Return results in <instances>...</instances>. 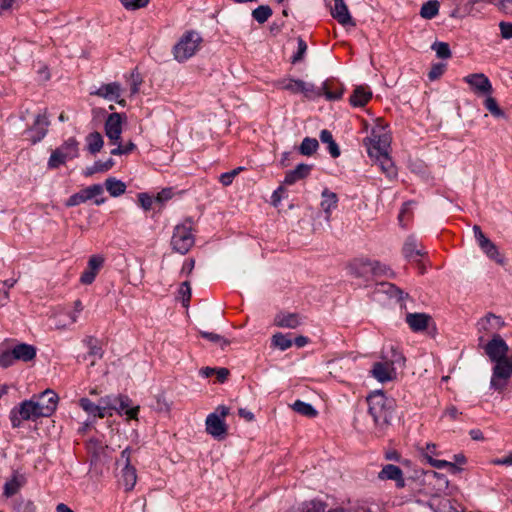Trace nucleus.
<instances>
[{
  "label": "nucleus",
  "instance_id": "nucleus-1",
  "mask_svg": "<svg viewBox=\"0 0 512 512\" xmlns=\"http://www.w3.org/2000/svg\"><path fill=\"white\" fill-rule=\"evenodd\" d=\"M368 411L378 429L384 430L391 424L395 411V400L382 391H374L367 397Z\"/></svg>",
  "mask_w": 512,
  "mask_h": 512
},
{
  "label": "nucleus",
  "instance_id": "nucleus-2",
  "mask_svg": "<svg viewBox=\"0 0 512 512\" xmlns=\"http://www.w3.org/2000/svg\"><path fill=\"white\" fill-rule=\"evenodd\" d=\"M203 39L196 31L185 32L173 47V55L178 62L191 58L199 50Z\"/></svg>",
  "mask_w": 512,
  "mask_h": 512
},
{
  "label": "nucleus",
  "instance_id": "nucleus-3",
  "mask_svg": "<svg viewBox=\"0 0 512 512\" xmlns=\"http://www.w3.org/2000/svg\"><path fill=\"white\" fill-rule=\"evenodd\" d=\"M390 143L389 133L380 126L373 128L370 136L364 140L368 155L373 159L388 153Z\"/></svg>",
  "mask_w": 512,
  "mask_h": 512
},
{
  "label": "nucleus",
  "instance_id": "nucleus-4",
  "mask_svg": "<svg viewBox=\"0 0 512 512\" xmlns=\"http://www.w3.org/2000/svg\"><path fill=\"white\" fill-rule=\"evenodd\" d=\"M79 156V142L74 137L65 140L61 146L52 151L48 167L56 169L64 165L67 161L73 160Z\"/></svg>",
  "mask_w": 512,
  "mask_h": 512
},
{
  "label": "nucleus",
  "instance_id": "nucleus-5",
  "mask_svg": "<svg viewBox=\"0 0 512 512\" xmlns=\"http://www.w3.org/2000/svg\"><path fill=\"white\" fill-rule=\"evenodd\" d=\"M36 406L35 401L31 398L29 400L22 401L18 407L13 408L10 411V421L13 428H18L23 421H35L42 417Z\"/></svg>",
  "mask_w": 512,
  "mask_h": 512
},
{
  "label": "nucleus",
  "instance_id": "nucleus-6",
  "mask_svg": "<svg viewBox=\"0 0 512 512\" xmlns=\"http://www.w3.org/2000/svg\"><path fill=\"white\" fill-rule=\"evenodd\" d=\"M405 358L401 353L393 350V359L389 361L376 362L371 370L372 376L379 382H387L396 378V370L394 365L404 366Z\"/></svg>",
  "mask_w": 512,
  "mask_h": 512
},
{
  "label": "nucleus",
  "instance_id": "nucleus-7",
  "mask_svg": "<svg viewBox=\"0 0 512 512\" xmlns=\"http://www.w3.org/2000/svg\"><path fill=\"white\" fill-rule=\"evenodd\" d=\"M191 230V221H186L174 228L171 244L176 252L186 254L192 248L194 245V236Z\"/></svg>",
  "mask_w": 512,
  "mask_h": 512
},
{
  "label": "nucleus",
  "instance_id": "nucleus-8",
  "mask_svg": "<svg viewBox=\"0 0 512 512\" xmlns=\"http://www.w3.org/2000/svg\"><path fill=\"white\" fill-rule=\"evenodd\" d=\"M490 388L496 391H503L509 378L512 376V360L510 358L494 362Z\"/></svg>",
  "mask_w": 512,
  "mask_h": 512
},
{
  "label": "nucleus",
  "instance_id": "nucleus-9",
  "mask_svg": "<svg viewBox=\"0 0 512 512\" xmlns=\"http://www.w3.org/2000/svg\"><path fill=\"white\" fill-rule=\"evenodd\" d=\"M474 237L482 250V252L492 261L496 262L499 265L505 264V258L500 253L498 247L495 243H493L485 234L482 232L480 226H473Z\"/></svg>",
  "mask_w": 512,
  "mask_h": 512
},
{
  "label": "nucleus",
  "instance_id": "nucleus-10",
  "mask_svg": "<svg viewBox=\"0 0 512 512\" xmlns=\"http://www.w3.org/2000/svg\"><path fill=\"white\" fill-rule=\"evenodd\" d=\"M32 399L35 401V404L40 412L42 417L51 416L57 408L59 397L58 395L51 389H46L45 391L35 394L32 396Z\"/></svg>",
  "mask_w": 512,
  "mask_h": 512
},
{
  "label": "nucleus",
  "instance_id": "nucleus-11",
  "mask_svg": "<svg viewBox=\"0 0 512 512\" xmlns=\"http://www.w3.org/2000/svg\"><path fill=\"white\" fill-rule=\"evenodd\" d=\"M125 120L126 116L122 113H111L107 117L104 123V130L111 145L118 144L119 140H121L122 125Z\"/></svg>",
  "mask_w": 512,
  "mask_h": 512
},
{
  "label": "nucleus",
  "instance_id": "nucleus-12",
  "mask_svg": "<svg viewBox=\"0 0 512 512\" xmlns=\"http://www.w3.org/2000/svg\"><path fill=\"white\" fill-rule=\"evenodd\" d=\"M508 350V345L497 333H494L492 339L484 346V351L492 362L507 359Z\"/></svg>",
  "mask_w": 512,
  "mask_h": 512
},
{
  "label": "nucleus",
  "instance_id": "nucleus-13",
  "mask_svg": "<svg viewBox=\"0 0 512 512\" xmlns=\"http://www.w3.org/2000/svg\"><path fill=\"white\" fill-rule=\"evenodd\" d=\"M49 125L46 113L38 114L33 126L26 131L27 139L33 144L40 142L46 136Z\"/></svg>",
  "mask_w": 512,
  "mask_h": 512
},
{
  "label": "nucleus",
  "instance_id": "nucleus-14",
  "mask_svg": "<svg viewBox=\"0 0 512 512\" xmlns=\"http://www.w3.org/2000/svg\"><path fill=\"white\" fill-rule=\"evenodd\" d=\"M463 80L471 87L474 93L490 95L493 91L489 78L483 73H473L465 76Z\"/></svg>",
  "mask_w": 512,
  "mask_h": 512
},
{
  "label": "nucleus",
  "instance_id": "nucleus-15",
  "mask_svg": "<svg viewBox=\"0 0 512 512\" xmlns=\"http://www.w3.org/2000/svg\"><path fill=\"white\" fill-rule=\"evenodd\" d=\"M102 193L103 187L100 184H94L71 195L66 201L65 205L67 207L77 206L90 199L98 197Z\"/></svg>",
  "mask_w": 512,
  "mask_h": 512
},
{
  "label": "nucleus",
  "instance_id": "nucleus-16",
  "mask_svg": "<svg viewBox=\"0 0 512 512\" xmlns=\"http://www.w3.org/2000/svg\"><path fill=\"white\" fill-rule=\"evenodd\" d=\"M122 87L118 82H112L101 85L95 92L91 94L102 97L108 101H115L121 106H125V100L120 99Z\"/></svg>",
  "mask_w": 512,
  "mask_h": 512
},
{
  "label": "nucleus",
  "instance_id": "nucleus-17",
  "mask_svg": "<svg viewBox=\"0 0 512 512\" xmlns=\"http://www.w3.org/2000/svg\"><path fill=\"white\" fill-rule=\"evenodd\" d=\"M402 252L404 257L411 262L419 263L420 258L426 255L425 249L418 243L414 236H409L404 242Z\"/></svg>",
  "mask_w": 512,
  "mask_h": 512
},
{
  "label": "nucleus",
  "instance_id": "nucleus-18",
  "mask_svg": "<svg viewBox=\"0 0 512 512\" xmlns=\"http://www.w3.org/2000/svg\"><path fill=\"white\" fill-rule=\"evenodd\" d=\"M206 431L214 438L222 439L227 434V426L217 413H211L206 418Z\"/></svg>",
  "mask_w": 512,
  "mask_h": 512
},
{
  "label": "nucleus",
  "instance_id": "nucleus-19",
  "mask_svg": "<svg viewBox=\"0 0 512 512\" xmlns=\"http://www.w3.org/2000/svg\"><path fill=\"white\" fill-rule=\"evenodd\" d=\"M104 263V257L100 255H93L89 258L87 268L82 273L80 277V282L82 284L89 285L91 284L98 274Z\"/></svg>",
  "mask_w": 512,
  "mask_h": 512
},
{
  "label": "nucleus",
  "instance_id": "nucleus-20",
  "mask_svg": "<svg viewBox=\"0 0 512 512\" xmlns=\"http://www.w3.org/2000/svg\"><path fill=\"white\" fill-rule=\"evenodd\" d=\"M372 261L365 258H357L348 265L350 275L356 278L368 280L371 277Z\"/></svg>",
  "mask_w": 512,
  "mask_h": 512
},
{
  "label": "nucleus",
  "instance_id": "nucleus-21",
  "mask_svg": "<svg viewBox=\"0 0 512 512\" xmlns=\"http://www.w3.org/2000/svg\"><path fill=\"white\" fill-rule=\"evenodd\" d=\"M331 15L343 26H355V22L352 20L344 0H334V6L331 9Z\"/></svg>",
  "mask_w": 512,
  "mask_h": 512
},
{
  "label": "nucleus",
  "instance_id": "nucleus-22",
  "mask_svg": "<svg viewBox=\"0 0 512 512\" xmlns=\"http://www.w3.org/2000/svg\"><path fill=\"white\" fill-rule=\"evenodd\" d=\"M378 478L381 480H394L398 488H403L405 486L402 470L393 464L385 465L379 472Z\"/></svg>",
  "mask_w": 512,
  "mask_h": 512
},
{
  "label": "nucleus",
  "instance_id": "nucleus-23",
  "mask_svg": "<svg viewBox=\"0 0 512 512\" xmlns=\"http://www.w3.org/2000/svg\"><path fill=\"white\" fill-rule=\"evenodd\" d=\"M274 323L281 328L295 329L302 323V317L298 313L280 312L275 316Z\"/></svg>",
  "mask_w": 512,
  "mask_h": 512
},
{
  "label": "nucleus",
  "instance_id": "nucleus-24",
  "mask_svg": "<svg viewBox=\"0 0 512 512\" xmlns=\"http://www.w3.org/2000/svg\"><path fill=\"white\" fill-rule=\"evenodd\" d=\"M11 349L16 361L29 362L36 357V348L27 343H18Z\"/></svg>",
  "mask_w": 512,
  "mask_h": 512
},
{
  "label": "nucleus",
  "instance_id": "nucleus-25",
  "mask_svg": "<svg viewBox=\"0 0 512 512\" xmlns=\"http://www.w3.org/2000/svg\"><path fill=\"white\" fill-rule=\"evenodd\" d=\"M431 317L425 313H409L406 322L414 332L423 331L428 327Z\"/></svg>",
  "mask_w": 512,
  "mask_h": 512
},
{
  "label": "nucleus",
  "instance_id": "nucleus-26",
  "mask_svg": "<svg viewBox=\"0 0 512 512\" xmlns=\"http://www.w3.org/2000/svg\"><path fill=\"white\" fill-rule=\"evenodd\" d=\"M311 168V165L304 163L298 164L295 169L286 173L283 183L286 185H292L297 181L306 178L310 174Z\"/></svg>",
  "mask_w": 512,
  "mask_h": 512
},
{
  "label": "nucleus",
  "instance_id": "nucleus-27",
  "mask_svg": "<svg viewBox=\"0 0 512 512\" xmlns=\"http://www.w3.org/2000/svg\"><path fill=\"white\" fill-rule=\"evenodd\" d=\"M372 98V91L368 86H357L350 96V104L354 107H362L366 105Z\"/></svg>",
  "mask_w": 512,
  "mask_h": 512
},
{
  "label": "nucleus",
  "instance_id": "nucleus-28",
  "mask_svg": "<svg viewBox=\"0 0 512 512\" xmlns=\"http://www.w3.org/2000/svg\"><path fill=\"white\" fill-rule=\"evenodd\" d=\"M116 399L118 410L115 411L117 413L122 414L124 412L129 419H137L139 406L130 407L131 399L126 395H117Z\"/></svg>",
  "mask_w": 512,
  "mask_h": 512
},
{
  "label": "nucleus",
  "instance_id": "nucleus-29",
  "mask_svg": "<svg viewBox=\"0 0 512 512\" xmlns=\"http://www.w3.org/2000/svg\"><path fill=\"white\" fill-rule=\"evenodd\" d=\"M504 325V322L499 316H496L492 313L487 314L484 318H482L477 326L478 330L490 332L491 330H498Z\"/></svg>",
  "mask_w": 512,
  "mask_h": 512
},
{
  "label": "nucleus",
  "instance_id": "nucleus-30",
  "mask_svg": "<svg viewBox=\"0 0 512 512\" xmlns=\"http://www.w3.org/2000/svg\"><path fill=\"white\" fill-rule=\"evenodd\" d=\"M338 203V197L336 193L331 192L328 189H324L322 192V201L321 208L327 214V218H329L332 210L336 209Z\"/></svg>",
  "mask_w": 512,
  "mask_h": 512
},
{
  "label": "nucleus",
  "instance_id": "nucleus-31",
  "mask_svg": "<svg viewBox=\"0 0 512 512\" xmlns=\"http://www.w3.org/2000/svg\"><path fill=\"white\" fill-rule=\"evenodd\" d=\"M121 480L126 491L132 490L137 481L136 469L132 465L124 466L122 469Z\"/></svg>",
  "mask_w": 512,
  "mask_h": 512
},
{
  "label": "nucleus",
  "instance_id": "nucleus-32",
  "mask_svg": "<svg viewBox=\"0 0 512 512\" xmlns=\"http://www.w3.org/2000/svg\"><path fill=\"white\" fill-rule=\"evenodd\" d=\"M87 150L91 154L100 152L104 145L103 137L99 132H92L86 137Z\"/></svg>",
  "mask_w": 512,
  "mask_h": 512
},
{
  "label": "nucleus",
  "instance_id": "nucleus-33",
  "mask_svg": "<svg viewBox=\"0 0 512 512\" xmlns=\"http://www.w3.org/2000/svg\"><path fill=\"white\" fill-rule=\"evenodd\" d=\"M105 186L112 197H118L126 191L125 183L113 177L106 179Z\"/></svg>",
  "mask_w": 512,
  "mask_h": 512
},
{
  "label": "nucleus",
  "instance_id": "nucleus-34",
  "mask_svg": "<svg viewBox=\"0 0 512 512\" xmlns=\"http://www.w3.org/2000/svg\"><path fill=\"white\" fill-rule=\"evenodd\" d=\"M381 168V170L390 178L396 176V168L391 160L389 153L383 154L379 157L374 158Z\"/></svg>",
  "mask_w": 512,
  "mask_h": 512
},
{
  "label": "nucleus",
  "instance_id": "nucleus-35",
  "mask_svg": "<svg viewBox=\"0 0 512 512\" xmlns=\"http://www.w3.org/2000/svg\"><path fill=\"white\" fill-rule=\"evenodd\" d=\"M320 140L322 143L328 144L329 153L333 158H337L340 156V149L337 143L334 141L332 133L329 130H322L320 132Z\"/></svg>",
  "mask_w": 512,
  "mask_h": 512
},
{
  "label": "nucleus",
  "instance_id": "nucleus-36",
  "mask_svg": "<svg viewBox=\"0 0 512 512\" xmlns=\"http://www.w3.org/2000/svg\"><path fill=\"white\" fill-rule=\"evenodd\" d=\"M292 409L295 412L299 413L300 415H303V416H306L309 418H314L318 414L316 409L311 404L306 403L301 400H296L292 405Z\"/></svg>",
  "mask_w": 512,
  "mask_h": 512
},
{
  "label": "nucleus",
  "instance_id": "nucleus-37",
  "mask_svg": "<svg viewBox=\"0 0 512 512\" xmlns=\"http://www.w3.org/2000/svg\"><path fill=\"white\" fill-rule=\"evenodd\" d=\"M371 277H389L394 278L395 273L386 264H382L379 261H372Z\"/></svg>",
  "mask_w": 512,
  "mask_h": 512
},
{
  "label": "nucleus",
  "instance_id": "nucleus-38",
  "mask_svg": "<svg viewBox=\"0 0 512 512\" xmlns=\"http://www.w3.org/2000/svg\"><path fill=\"white\" fill-rule=\"evenodd\" d=\"M439 12V2L437 0H429L424 3L420 10V15L425 19L434 18Z\"/></svg>",
  "mask_w": 512,
  "mask_h": 512
},
{
  "label": "nucleus",
  "instance_id": "nucleus-39",
  "mask_svg": "<svg viewBox=\"0 0 512 512\" xmlns=\"http://www.w3.org/2000/svg\"><path fill=\"white\" fill-rule=\"evenodd\" d=\"M318 146L317 139L306 137L299 146V152L304 156H311L316 152Z\"/></svg>",
  "mask_w": 512,
  "mask_h": 512
},
{
  "label": "nucleus",
  "instance_id": "nucleus-40",
  "mask_svg": "<svg viewBox=\"0 0 512 512\" xmlns=\"http://www.w3.org/2000/svg\"><path fill=\"white\" fill-rule=\"evenodd\" d=\"M114 166V160L109 158L106 161H96L92 167L87 168L85 175L90 176L98 172H106Z\"/></svg>",
  "mask_w": 512,
  "mask_h": 512
},
{
  "label": "nucleus",
  "instance_id": "nucleus-41",
  "mask_svg": "<svg viewBox=\"0 0 512 512\" xmlns=\"http://www.w3.org/2000/svg\"><path fill=\"white\" fill-rule=\"evenodd\" d=\"M272 15V9L268 5H260L252 11V17L260 24L265 23Z\"/></svg>",
  "mask_w": 512,
  "mask_h": 512
},
{
  "label": "nucleus",
  "instance_id": "nucleus-42",
  "mask_svg": "<svg viewBox=\"0 0 512 512\" xmlns=\"http://www.w3.org/2000/svg\"><path fill=\"white\" fill-rule=\"evenodd\" d=\"M486 99L484 100L485 108L497 118H502L505 116L503 110L498 106V103L495 98L490 95H486Z\"/></svg>",
  "mask_w": 512,
  "mask_h": 512
},
{
  "label": "nucleus",
  "instance_id": "nucleus-43",
  "mask_svg": "<svg viewBox=\"0 0 512 512\" xmlns=\"http://www.w3.org/2000/svg\"><path fill=\"white\" fill-rule=\"evenodd\" d=\"M23 481L18 477L14 476L12 479L7 481L4 485V495L6 497H11L15 495L19 489L21 488Z\"/></svg>",
  "mask_w": 512,
  "mask_h": 512
},
{
  "label": "nucleus",
  "instance_id": "nucleus-44",
  "mask_svg": "<svg viewBox=\"0 0 512 512\" xmlns=\"http://www.w3.org/2000/svg\"><path fill=\"white\" fill-rule=\"evenodd\" d=\"M200 334L203 338L209 340L212 343L219 345L221 347V349H224L225 347H227L230 344L229 340L225 339L223 336H221L219 334H216L213 332H205V331H201Z\"/></svg>",
  "mask_w": 512,
  "mask_h": 512
},
{
  "label": "nucleus",
  "instance_id": "nucleus-45",
  "mask_svg": "<svg viewBox=\"0 0 512 512\" xmlns=\"http://www.w3.org/2000/svg\"><path fill=\"white\" fill-rule=\"evenodd\" d=\"M431 48L436 52L438 58L449 59L451 57V50L446 42H435Z\"/></svg>",
  "mask_w": 512,
  "mask_h": 512
},
{
  "label": "nucleus",
  "instance_id": "nucleus-46",
  "mask_svg": "<svg viewBox=\"0 0 512 512\" xmlns=\"http://www.w3.org/2000/svg\"><path fill=\"white\" fill-rule=\"evenodd\" d=\"M114 146L116 147L111 150V154L115 156L129 154L136 149V145L132 141H129L126 145H122L121 140H119V143L114 144Z\"/></svg>",
  "mask_w": 512,
  "mask_h": 512
},
{
  "label": "nucleus",
  "instance_id": "nucleus-47",
  "mask_svg": "<svg viewBox=\"0 0 512 512\" xmlns=\"http://www.w3.org/2000/svg\"><path fill=\"white\" fill-rule=\"evenodd\" d=\"M272 342L280 350H286L292 346V341L282 333H276L273 335Z\"/></svg>",
  "mask_w": 512,
  "mask_h": 512
},
{
  "label": "nucleus",
  "instance_id": "nucleus-48",
  "mask_svg": "<svg viewBox=\"0 0 512 512\" xmlns=\"http://www.w3.org/2000/svg\"><path fill=\"white\" fill-rule=\"evenodd\" d=\"M300 83L303 84L300 86L301 93H303L307 97H319L322 95L321 89H316L313 84L307 83L303 80H300Z\"/></svg>",
  "mask_w": 512,
  "mask_h": 512
},
{
  "label": "nucleus",
  "instance_id": "nucleus-49",
  "mask_svg": "<svg viewBox=\"0 0 512 512\" xmlns=\"http://www.w3.org/2000/svg\"><path fill=\"white\" fill-rule=\"evenodd\" d=\"M326 505L321 501H310L304 503L301 512H325Z\"/></svg>",
  "mask_w": 512,
  "mask_h": 512
},
{
  "label": "nucleus",
  "instance_id": "nucleus-50",
  "mask_svg": "<svg viewBox=\"0 0 512 512\" xmlns=\"http://www.w3.org/2000/svg\"><path fill=\"white\" fill-rule=\"evenodd\" d=\"M127 10H138L146 7L150 0H119Z\"/></svg>",
  "mask_w": 512,
  "mask_h": 512
},
{
  "label": "nucleus",
  "instance_id": "nucleus-51",
  "mask_svg": "<svg viewBox=\"0 0 512 512\" xmlns=\"http://www.w3.org/2000/svg\"><path fill=\"white\" fill-rule=\"evenodd\" d=\"M179 295L184 307H188L191 298V287L188 281H184L179 288Z\"/></svg>",
  "mask_w": 512,
  "mask_h": 512
},
{
  "label": "nucleus",
  "instance_id": "nucleus-52",
  "mask_svg": "<svg viewBox=\"0 0 512 512\" xmlns=\"http://www.w3.org/2000/svg\"><path fill=\"white\" fill-rule=\"evenodd\" d=\"M15 362H16V359L14 358L12 349L3 351L0 354V367L8 368V367L12 366Z\"/></svg>",
  "mask_w": 512,
  "mask_h": 512
},
{
  "label": "nucleus",
  "instance_id": "nucleus-53",
  "mask_svg": "<svg viewBox=\"0 0 512 512\" xmlns=\"http://www.w3.org/2000/svg\"><path fill=\"white\" fill-rule=\"evenodd\" d=\"M141 84H142L141 75L138 73L137 70H133L130 75V86H131L130 90H131L132 95L137 94L139 92Z\"/></svg>",
  "mask_w": 512,
  "mask_h": 512
},
{
  "label": "nucleus",
  "instance_id": "nucleus-54",
  "mask_svg": "<svg viewBox=\"0 0 512 512\" xmlns=\"http://www.w3.org/2000/svg\"><path fill=\"white\" fill-rule=\"evenodd\" d=\"M242 167L235 168L229 172L222 173L219 177V181L224 186H229L232 184L234 178L239 174V172L242 170Z\"/></svg>",
  "mask_w": 512,
  "mask_h": 512
},
{
  "label": "nucleus",
  "instance_id": "nucleus-55",
  "mask_svg": "<svg viewBox=\"0 0 512 512\" xmlns=\"http://www.w3.org/2000/svg\"><path fill=\"white\" fill-rule=\"evenodd\" d=\"M297 44H298V50L293 55V57L291 59L293 64L300 62L304 58V55L307 51V44L301 37H299L297 39Z\"/></svg>",
  "mask_w": 512,
  "mask_h": 512
},
{
  "label": "nucleus",
  "instance_id": "nucleus-56",
  "mask_svg": "<svg viewBox=\"0 0 512 512\" xmlns=\"http://www.w3.org/2000/svg\"><path fill=\"white\" fill-rule=\"evenodd\" d=\"M303 84L300 83V80H296V79H288V80H284L282 83H281V87L282 89L284 90H288L292 93H299L301 92L300 90V86H302Z\"/></svg>",
  "mask_w": 512,
  "mask_h": 512
},
{
  "label": "nucleus",
  "instance_id": "nucleus-57",
  "mask_svg": "<svg viewBox=\"0 0 512 512\" xmlns=\"http://www.w3.org/2000/svg\"><path fill=\"white\" fill-rule=\"evenodd\" d=\"M445 69H446V65L443 63L434 64L428 73L429 80H431V81L437 80L440 76L443 75V73L445 72Z\"/></svg>",
  "mask_w": 512,
  "mask_h": 512
},
{
  "label": "nucleus",
  "instance_id": "nucleus-58",
  "mask_svg": "<svg viewBox=\"0 0 512 512\" xmlns=\"http://www.w3.org/2000/svg\"><path fill=\"white\" fill-rule=\"evenodd\" d=\"M79 406L89 415H94V413L99 410L98 404H94L88 398H81L79 400Z\"/></svg>",
  "mask_w": 512,
  "mask_h": 512
},
{
  "label": "nucleus",
  "instance_id": "nucleus-59",
  "mask_svg": "<svg viewBox=\"0 0 512 512\" xmlns=\"http://www.w3.org/2000/svg\"><path fill=\"white\" fill-rule=\"evenodd\" d=\"M427 460L433 467L438 468V469H442L445 467H450L452 470L456 469V466L453 463L445 461V460L433 459L432 456H430L428 454H427Z\"/></svg>",
  "mask_w": 512,
  "mask_h": 512
},
{
  "label": "nucleus",
  "instance_id": "nucleus-60",
  "mask_svg": "<svg viewBox=\"0 0 512 512\" xmlns=\"http://www.w3.org/2000/svg\"><path fill=\"white\" fill-rule=\"evenodd\" d=\"M501 37L504 39H512V23L501 21L499 23Z\"/></svg>",
  "mask_w": 512,
  "mask_h": 512
},
{
  "label": "nucleus",
  "instance_id": "nucleus-61",
  "mask_svg": "<svg viewBox=\"0 0 512 512\" xmlns=\"http://www.w3.org/2000/svg\"><path fill=\"white\" fill-rule=\"evenodd\" d=\"M117 395H108L105 397H102L99 401L106 406V408L110 410H118L117 407Z\"/></svg>",
  "mask_w": 512,
  "mask_h": 512
},
{
  "label": "nucleus",
  "instance_id": "nucleus-62",
  "mask_svg": "<svg viewBox=\"0 0 512 512\" xmlns=\"http://www.w3.org/2000/svg\"><path fill=\"white\" fill-rule=\"evenodd\" d=\"M138 201L144 210H150L154 199L146 193H140L138 195Z\"/></svg>",
  "mask_w": 512,
  "mask_h": 512
},
{
  "label": "nucleus",
  "instance_id": "nucleus-63",
  "mask_svg": "<svg viewBox=\"0 0 512 512\" xmlns=\"http://www.w3.org/2000/svg\"><path fill=\"white\" fill-rule=\"evenodd\" d=\"M320 89H321L322 95H325L327 100H338L342 97V94H343L342 90L337 91V92L329 91L326 83H324Z\"/></svg>",
  "mask_w": 512,
  "mask_h": 512
},
{
  "label": "nucleus",
  "instance_id": "nucleus-64",
  "mask_svg": "<svg viewBox=\"0 0 512 512\" xmlns=\"http://www.w3.org/2000/svg\"><path fill=\"white\" fill-rule=\"evenodd\" d=\"M497 8L507 16H512V0H499Z\"/></svg>",
  "mask_w": 512,
  "mask_h": 512
}]
</instances>
